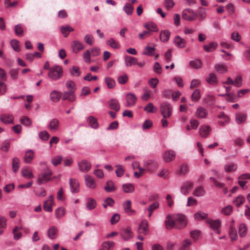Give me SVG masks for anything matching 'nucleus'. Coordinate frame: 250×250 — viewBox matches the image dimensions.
<instances>
[{"instance_id":"1","label":"nucleus","mask_w":250,"mask_h":250,"mask_svg":"<svg viewBox=\"0 0 250 250\" xmlns=\"http://www.w3.org/2000/svg\"><path fill=\"white\" fill-rule=\"evenodd\" d=\"M160 112L163 117L170 118L172 114V107L168 103H163L160 105Z\"/></svg>"},{"instance_id":"2","label":"nucleus","mask_w":250,"mask_h":250,"mask_svg":"<svg viewBox=\"0 0 250 250\" xmlns=\"http://www.w3.org/2000/svg\"><path fill=\"white\" fill-rule=\"evenodd\" d=\"M62 74V68L59 66L51 67L48 72V76L54 80L59 79Z\"/></svg>"},{"instance_id":"3","label":"nucleus","mask_w":250,"mask_h":250,"mask_svg":"<svg viewBox=\"0 0 250 250\" xmlns=\"http://www.w3.org/2000/svg\"><path fill=\"white\" fill-rule=\"evenodd\" d=\"M182 18L185 20L193 21L196 19L197 15L191 9H186L183 11Z\"/></svg>"},{"instance_id":"4","label":"nucleus","mask_w":250,"mask_h":250,"mask_svg":"<svg viewBox=\"0 0 250 250\" xmlns=\"http://www.w3.org/2000/svg\"><path fill=\"white\" fill-rule=\"evenodd\" d=\"M174 219L178 228H183L187 225V221L186 216L184 214H177L175 215Z\"/></svg>"},{"instance_id":"5","label":"nucleus","mask_w":250,"mask_h":250,"mask_svg":"<svg viewBox=\"0 0 250 250\" xmlns=\"http://www.w3.org/2000/svg\"><path fill=\"white\" fill-rule=\"evenodd\" d=\"M52 174L51 170L49 168H46L43 173L39 176L38 182L40 184L46 183L50 180Z\"/></svg>"},{"instance_id":"6","label":"nucleus","mask_w":250,"mask_h":250,"mask_svg":"<svg viewBox=\"0 0 250 250\" xmlns=\"http://www.w3.org/2000/svg\"><path fill=\"white\" fill-rule=\"evenodd\" d=\"M144 166L148 171L151 172L158 168L159 164L156 161L149 160L144 163Z\"/></svg>"},{"instance_id":"7","label":"nucleus","mask_w":250,"mask_h":250,"mask_svg":"<svg viewBox=\"0 0 250 250\" xmlns=\"http://www.w3.org/2000/svg\"><path fill=\"white\" fill-rule=\"evenodd\" d=\"M78 167L80 171L87 172L90 170L91 164L86 160H83L78 163Z\"/></svg>"},{"instance_id":"8","label":"nucleus","mask_w":250,"mask_h":250,"mask_svg":"<svg viewBox=\"0 0 250 250\" xmlns=\"http://www.w3.org/2000/svg\"><path fill=\"white\" fill-rule=\"evenodd\" d=\"M71 46L73 52L76 54L84 49L83 44L78 40L73 41L71 42Z\"/></svg>"},{"instance_id":"9","label":"nucleus","mask_w":250,"mask_h":250,"mask_svg":"<svg viewBox=\"0 0 250 250\" xmlns=\"http://www.w3.org/2000/svg\"><path fill=\"white\" fill-rule=\"evenodd\" d=\"M120 233L122 237L125 241H127L133 237V232L129 227L122 229Z\"/></svg>"},{"instance_id":"10","label":"nucleus","mask_w":250,"mask_h":250,"mask_svg":"<svg viewBox=\"0 0 250 250\" xmlns=\"http://www.w3.org/2000/svg\"><path fill=\"white\" fill-rule=\"evenodd\" d=\"M75 91L67 90L63 93L62 95V100H67L69 102H73L76 100V96L75 94Z\"/></svg>"},{"instance_id":"11","label":"nucleus","mask_w":250,"mask_h":250,"mask_svg":"<svg viewBox=\"0 0 250 250\" xmlns=\"http://www.w3.org/2000/svg\"><path fill=\"white\" fill-rule=\"evenodd\" d=\"M54 203V197L50 195L47 200L43 203V209L46 211L51 212L52 210V205Z\"/></svg>"},{"instance_id":"12","label":"nucleus","mask_w":250,"mask_h":250,"mask_svg":"<svg viewBox=\"0 0 250 250\" xmlns=\"http://www.w3.org/2000/svg\"><path fill=\"white\" fill-rule=\"evenodd\" d=\"M211 131V127L207 125H202L199 129L200 135L203 138H207L209 134Z\"/></svg>"},{"instance_id":"13","label":"nucleus","mask_w":250,"mask_h":250,"mask_svg":"<svg viewBox=\"0 0 250 250\" xmlns=\"http://www.w3.org/2000/svg\"><path fill=\"white\" fill-rule=\"evenodd\" d=\"M175 157V153L174 151L168 150L166 151L163 155L164 160L166 162H169L173 160Z\"/></svg>"},{"instance_id":"14","label":"nucleus","mask_w":250,"mask_h":250,"mask_svg":"<svg viewBox=\"0 0 250 250\" xmlns=\"http://www.w3.org/2000/svg\"><path fill=\"white\" fill-rule=\"evenodd\" d=\"M84 180L86 186L92 189L96 188V184L95 179L90 175H86L84 177Z\"/></svg>"},{"instance_id":"15","label":"nucleus","mask_w":250,"mask_h":250,"mask_svg":"<svg viewBox=\"0 0 250 250\" xmlns=\"http://www.w3.org/2000/svg\"><path fill=\"white\" fill-rule=\"evenodd\" d=\"M148 223L146 220H143L139 225L138 228V233L143 235H146L148 232Z\"/></svg>"},{"instance_id":"16","label":"nucleus","mask_w":250,"mask_h":250,"mask_svg":"<svg viewBox=\"0 0 250 250\" xmlns=\"http://www.w3.org/2000/svg\"><path fill=\"white\" fill-rule=\"evenodd\" d=\"M126 106L130 107L135 105L137 98L135 95L131 93H128L126 96Z\"/></svg>"},{"instance_id":"17","label":"nucleus","mask_w":250,"mask_h":250,"mask_svg":"<svg viewBox=\"0 0 250 250\" xmlns=\"http://www.w3.org/2000/svg\"><path fill=\"white\" fill-rule=\"evenodd\" d=\"M69 185L72 192L78 193L79 191V183L77 180L70 179L69 180Z\"/></svg>"},{"instance_id":"18","label":"nucleus","mask_w":250,"mask_h":250,"mask_svg":"<svg viewBox=\"0 0 250 250\" xmlns=\"http://www.w3.org/2000/svg\"><path fill=\"white\" fill-rule=\"evenodd\" d=\"M218 117L220 119V120L218 121V124L221 126H225L229 122V117L223 112L220 113L218 115Z\"/></svg>"},{"instance_id":"19","label":"nucleus","mask_w":250,"mask_h":250,"mask_svg":"<svg viewBox=\"0 0 250 250\" xmlns=\"http://www.w3.org/2000/svg\"><path fill=\"white\" fill-rule=\"evenodd\" d=\"M193 187V183L191 182H187L184 184L181 188V192L184 195H187L189 190Z\"/></svg>"},{"instance_id":"20","label":"nucleus","mask_w":250,"mask_h":250,"mask_svg":"<svg viewBox=\"0 0 250 250\" xmlns=\"http://www.w3.org/2000/svg\"><path fill=\"white\" fill-rule=\"evenodd\" d=\"M59 121L57 119H53L51 120L48 125V128L53 131L55 132L59 129Z\"/></svg>"},{"instance_id":"21","label":"nucleus","mask_w":250,"mask_h":250,"mask_svg":"<svg viewBox=\"0 0 250 250\" xmlns=\"http://www.w3.org/2000/svg\"><path fill=\"white\" fill-rule=\"evenodd\" d=\"M109 107L115 110L116 112L119 111L120 106L118 100L116 99H112L108 102Z\"/></svg>"},{"instance_id":"22","label":"nucleus","mask_w":250,"mask_h":250,"mask_svg":"<svg viewBox=\"0 0 250 250\" xmlns=\"http://www.w3.org/2000/svg\"><path fill=\"white\" fill-rule=\"evenodd\" d=\"M208 115V112L205 108L200 106L197 109L195 114L196 117L199 118H206Z\"/></svg>"},{"instance_id":"23","label":"nucleus","mask_w":250,"mask_h":250,"mask_svg":"<svg viewBox=\"0 0 250 250\" xmlns=\"http://www.w3.org/2000/svg\"><path fill=\"white\" fill-rule=\"evenodd\" d=\"M125 64L127 67L136 65L137 63V59L130 56H126L125 58Z\"/></svg>"},{"instance_id":"24","label":"nucleus","mask_w":250,"mask_h":250,"mask_svg":"<svg viewBox=\"0 0 250 250\" xmlns=\"http://www.w3.org/2000/svg\"><path fill=\"white\" fill-rule=\"evenodd\" d=\"M34 157V152L31 149H29L26 151L24 161L27 164L30 163Z\"/></svg>"},{"instance_id":"25","label":"nucleus","mask_w":250,"mask_h":250,"mask_svg":"<svg viewBox=\"0 0 250 250\" xmlns=\"http://www.w3.org/2000/svg\"><path fill=\"white\" fill-rule=\"evenodd\" d=\"M123 207L126 213L128 215H131L135 212V210L131 209V202L130 200H127L123 204Z\"/></svg>"},{"instance_id":"26","label":"nucleus","mask_w":250,"mask_h":250,"mask_svg":"<svg viewBox=\"0 0 250 250\" xmlns=\"http://www.w3.org/2000/svg\"><path fill=\"white\" fill-rule=\"evenodd\" d=\"M206 81L210 84L215 85L218 83V79L214 73H210L207 77Z\"/></svg>"},{"instance_id":"27","label":"nucleus","mask_w":250,"mask_h":250,"mask_svg":"<svg viewBox=\"0 0 250 250\" xmlns=\"http://www.w3.org/2000/svg\"><path fill=\"white\" fill-rule=\"evenodd\" d=\"M165 225L167 229H170L176 225L175 221L171 218L170 215H167L165 221Z\"/></svg>"},{"instance_id":"28","label":"nucleus","mask_w":250,"mask_h":250,"mask_svg":"<svg viewBox=\"0 0 250 250\" xmlns=\"http://www.w3.org/2000/svg\"><path fill=\"white\" fill-rule=\"evenodd\" d=\"M206 221L209 225L210 228L214 229H218L220 227L221 224L219 220H213L210 219H207Z\"/></svg>"},{"instance_id":"29","label":"nucleus","mask_w":250,"mask_h":250,"mask_svg":"<svg viewBox=\"0 0 250 250\" xmlns=\"http://www.w3.org/2000/svg\"><path fill=\"white\" fill-rule=\"evenodd\" d=\"M237 168V165L234 163H228L224 167L225 171L227 172H231L235 171Z\"/></svg>"},{"instance_id":"30","label":"nucleus","mask_w":250,"mask_h":250,"mask_svg":"<svg viewBox=\"0 0 250 250\" xmlns=\"http://www.w3.org/2000/svg\"><path fill=\"white\" fill-rule=\"evenodd\" d=\"M61 33L64 37H67L69 33L74 31V28L69 25L62 26L60 28Z\"/></svg>"},{"instance_id":"31","label":"nucleus","mask_w":250,"mask_h":250,"mask_svg":"<svg viewBox=\"0 0 250 250\" xmlns=\"http://www.w3.org/2000/svg\"><path fill=\"white\" fill-rule=\"evenodd\" d=\"M174 42L175 45L180 48L185 47L186 45V41L178 36L175 37L174 39Z\"/></svg>"},{"instance_id":"32","label":"nucleus","mask_w":250,"mask_h":250,"mask_svg":"<svg viewBox=\"0 0 250 250\" xmlns=\"http://www.w3.org/2000/svg\"><path fill=\"white\" fill-rule=\"evenodd\" d=\"M62 95V93L57 90H54L51 92L50 94V98L52 102H57L61 98Z\"/></svg>"},{"instance_id":"33","label":"nucleus","mask_w":250,"mask_h":250,"mask_svg":"<svg viewBox=\"0 0 250 250\" xmlns=\"http://www.w3.org/2000/svg\"><path fill=\"white\" fill-rule=\"evenodd\" d=\"M218 46V43L216 42H211L208 45H204L203 48L206 52H212L215 50Z\"/></svg>"},{"instance_id":"34","label":"nucleus","mask_w":250,"mask_h":250,"mask_svg":"<svg viewBox=\"0 0 250 250\" xmlns=\"http://www.w3.org/2000/svg\"><path fill=\"white\" fill-rule=\"evenodd\" d=\"M170 33L167 30L162 31L160 35V40L163 42H167L169 38Z\"/></svg>"},{"instance_id":"35","label":"nucleus","mask_w":250,"mask_h":250,"mask_svg":"<svg viewBox=\"0 0 250 250\" xmlns=\"http://www.w3.org/2000/svg\"><path fill=\"white\" fill-rule=\"evenodd\" d=\"M87 122L92 128H97L98 127L97 120L94 117L92 116L88 117L87 118Z\"/></svg>"},{"instance_id":"36","label":"nucleus","mask_w":250,"mask_h":250,"mask_svg":"<svg viewBox=\"0 0 250 250\" xmlns=\"http://www.w3.org/2000/svg\"><path fill=\"white\" fill-rule=\"evenodd\" d=\"M0 120L4 124L13 123V117L8 114L2 115L0 117Z\"/></svg>"},{"instance_id":"37","label":"nucleus","mask_w":250,"mask_h":250,"mask_svg":"<svg viewBox=\"0 0 250 250\" xmlns=\"http://www.w3.org/2000/svg\"><path fill=\"white\" fill-rule=\"evenodd\" d=\"M236 121L237 124H241L244 123L246 120V115L244 113H238L235 116Z\"/></svg>"},{"instance_id":"38","label":"nucleus","mask_w":250,"mask_h":250,"mask_svg":"<svg viewBox=\"0 0 250 250\" xmlns=\"http://www.w3.org/2000/svg\"><path fill=\"white\" fill-rule=\"evenodd\" d=\"M115 244L114 242L109 241H104L102 244L103 248L104 249H105L107 250H112L115 247Z\"/></svg>"},{"instance_id":"39","label":"nucleus","mask_w":250,"mask_h":250,"mask_svg":"<svg viewBox=\"0 0 250 250\" xmlns=\"http://www.w3.org/2000/svg\"><path fill=\"white\" fill-rule=\"evenodd\" d=\"M215 69L219 73H224L227 71V67L223 63L216 64L214 66Z\"/></svg>"},{"instance_id":"40","label":"nucleus","mask_w":250,"mask_h":250,"mask_svg":"<svg viewBox=\"0 0 250 250\" xmlns=\"http://www.w3.org/2000/svg\"><path fill=\"white\" fill-rule=\"evenodd\" d=\"M57 233V229L55 227H51L48 229L47 231L48 236L52 239H55L56 238Z\"/></svg>"},{"instance_id":"41","label":"nucleus","mask_w":250,"mask_h":250,"mask_svg":"<svg viewBox=\"0 0 250 250\" xmlns=\"http://www.w3.org/2000/svg\"><path fill=\"white\" fill-rule=\"evenodd\" d=\"M105 83L107 85L108 88L112 89L115 87V82L114 79L111 77H107L105 78Z\"/></svg>"},{"instance_id":"42","label":"nucleus","mask_w":250,"mask_h":250,"mask_svg":"<svg viewBox=\"0 0 250 250\" xmlns=\"http://www.w3.org/2000/svg\"><path fill=\"white\" fill-rule=\"evenodd\" d=\"M21 172L23 176L26 178L31 179L34 177V175L28 168L26 167L22 168Z\"/></svg>"},{"instance_id":"43","label":"nucleus","mask_w":250,"mask_h":250,"mask_svg":"<svg viewBox=\"0 0 250 250\" xmlns=\"http://www.w3.org/2000/svg\"><path fill=\"white\" fill-rule=\"evenodd\" d=\"M190 66L195 69H198L201 67L202 62L199 59H197L193 61H191L189 62Z\"/></svg>"},{"instance_id":"44","label":"nucleus","mask_w":250,"mask_h":250,"mask_svg":"<svg viewBox=\"0 0 250 250\" xmlns=\"http://www.w3.org/2000/svg\"><path fill=\"white\" fill-rule=\"evenodd\" d=\"M123 189L125 193H131L134 190V187L132 184H125L123 185Z\"/></svg>"},{"instance_id":"45","label":"nucleus","mask_w":250,"mask_h":250,"mask_svg":"<svg viewBox=\"0 0 250 250\" xmlns=\"http://www.w3.org/2000/svg\"><path fill=\"white\" fill-rule=\"evenodd\" d=\"M96 207V201L93 198H89L87 199L86 207L89 210H92Z\"/></svg>"},{"instance_id":"46","label":"nucleus","mask_w":250,"mask_h":250,"mask_svg":"<svg viewBox=\"0 0 250 250\" xmlns=\"http://www.w3.org/2000/svg\"><path fill=\"white\" fill-rule=\"evenodd\" d=\"M196 14L197 15V17H198L199 18L201 21L204 20L207 16V14H206L205 9L202 7H200L198 9V10L197 11V13Z\"/></svg>"},{"instance_id":"47","label":"nucleus","mask_w":250,"mask_h":250,"mask_svg":"<svg viewBox=\"0 0 250 250\" xmlns=\"http://www.w3.org/2000/svg\"><path fill=\"white\" fill-rule=\"evenodd\" d=\"M106 43L107 45L110 46L112 48L114 49H118L120 47V45L118 42L116 41L114 39L110 38L108 40Z\"/></svg>"},{"instance_id":"48","label":"nucleus","mask_w":250,"mask_h":250,"mask_svg":"<svg viewBox=\"0 0 250 250\" xmlns=\"http://www.w3.org/2000/svg\"><path fill=\"white\" fill-rule=\"evenodd\" d=\"M20 167V160L17 157H15L12 160V169L14 172H17Z\"/></svg>"},{"instance_id":"49","label":"nucleus","mask_w":250,"mask_h":250,"mask_svg":"<svg viewBox=\"0 0 250 250\" xmlns=\"http://www.w3.org/2000/svg\"><path fill=\"white\" fill-rule=\"evenodd\" d=\"M155 49L154 47L146 46L143 52V54L149 56H153L155 54Z\"/></svg>"},{"instance_id":"50","label":"nucleus","mask_w":250,"mask_h":250,"mask_svg":"<svg viewBox=\"0 0 250 250\" xmlns=\"http://www.w3.org/2000/svg\"><path fill=\"white\" fill-rule=\"evenodd\" d=\"M144 27L150 31H157V27L156 24L152 22L146 23L144 25Z\"/></svg>"},{"instance_id":"51","label":"nucleus","mask_w":250,"mask_h":250,"mask_svg":"<svg viewBox=\"0 0 250 250\" xmlns=\"http://www.w3.org/2000/svg\"><path fill=\"white\" fill-rule=\"evenodd\" d=\"M134 7L131 3H127L124 6V10L127 15H131L133 13Z\"/></svg>"},{"instance_id":"52","label":"nucleus","mask_w":250,"mask_h":250,"mask_svg":"<svg viewBox=\"0 0 250 250\" xmlns=\"http://www.w3.org/2000/svg\"><path fill=\"white\" fill-rule=\"evenodd\" d=\"M229 236L231 241H235L237 238V234L236 230L233 228L232 225H231L229 231Z\"/></svg>"},{"instance_id":"53","label":"nucleus","mask_w":250,"mask_h":250,"mask_svg":"<svg viewBox=\"0 0 250 250\" xmlns=\"http://www.w3.org/2000/svg\"><path fill=\"white\" fill-rule=\"evenodd\" d=\"M65 210L63 208H59L55 210L56 216L58 219L62 218L65 215Z\"/></svg>"},{"instance_id":"54","label":"nucleus","mask_w":250,"mask_h":250,"mask_svg":"<svg viewBox=\"0 0 250 250\" xmlns=\"http://www.w3.org/2000/svg\"><path fill=\"white\" fill-rule=\"evenodd\" d=\"M144 111L148 113L156 112L157 109L151 103H148L144 108Z\"/></svg>"},{"instance_id":"55","label":"nucleus","mask_w":250,"mask_h":250,"mask_svg":"<svg viewBox=\"0 0 250 250\" xmlns=\"http://www.w3.org/2000/svg\"><path fill=\"white\" fill-rule=\"evenodd\" d=\"M204 102L208 105H212L214 103L215 97L213 95H208L204 99Z\"/></svg>"},{"instance_id":"56","label":"nucleus","mask_w":250,"mask_h":250,"mask_svg":"<svg viewBox=\"0 0 250 250\" xmlns=\"http://www.w3.org/2000/svg\"><path fill=\"white\" fill-rule=\"evenodd\" d=\"M114 203V200L112 198L107 197L105 199L103 206L104 208H106L108 206L110 207H113Z\"/></svg>"},{"instance_id":"57","label":"nucleus","mask_w":250,"mask_h":250,"mask_svg":"<svg viewBox=\"0 0 250 250\" xmlns=\"http://www.w3.org/2000/svg\"><path fill=\"white\" fill-rule=\"evenodd\" d=\"M201 98L200 90L198 89H196L194 91L192 95L191 99L193 101H198Z\"/></svg>"},{"instance_id":"58","label":"nucleus","mask_w":250,"mask_h":250,"mask_svg":"<svg viewBox=\"0 0 250 250\" xmlns=\"http://www.w3.org/2000/svg\"><path fill=\"white\" fill-rule=\"evenodd\" d=\"M104 189L107 192L114 191L115 188L113 182L111 181H107L104 187Z\"/></svg>"},{"instance_id":"59","label":"nucleus","mask_w":250,"mask_h":250,"mask_svg":"<svg viewBox=\"0 0 250 250\" xmlns=\"http://www.w3.org/2000/svg\"><path fill=\"white\" fill-rule=\"evenodd\" d=\"M207 217L208 214L202 211H199L194 214L195 219L198 221L206 219Z\"/></svg>"},{"instance_id":"60","label":"nucleus","mask_w":250,"mask_h":250,"mask_svg":"<svg viewBox=\"0 0 250 250\" xmlns=\"http://www.w3.org/2000/svg\"><path fill=\"white\" fill-rule=\"evenodd\" d=\"M245 201V198L244 196L240 195L237 197L233 201V204L237 207H239L243 204Z\"/></svg>"},{"instance_id":"61","label":"nucleus","mask_w":250,"mask_h":250,"mask_svg":"<svg viewBox=\"0 0 250 250\" xmlns=\"http://www.w3.org/2000/svg\"><path fill=\"white\" fill-rule=\"evenodd\" d=\"M66 87L68 90L75 91L76 84L72 81H68L65 84Z\"/></svg>"},{"instance_id":"62","label":"nucleus","mask_w":250,"mask_h":250,"mask_svg":"<svg viewBox=\"0 0 250 250\" xmlns=\"http://www.w3.org/2000/svg\"><path fill=\"white\" fill-rule=\"evenodd\" d=\"M247 228L245 224H241L239 226V233L241 237L245 236L247 234Z\"/></svg>"},{"instance_id":"63","label":"nucleus","mask_w":250,"mask_h":250,"mask_svg":"<svg viewBox=\"0 0 250 250\" xmlns=\"http://www.w3.org/2000/svg\"><path fill=\"white\" fill-rule=\"evenodd\" d=\"M117 169L115 171L117 176L119 177L122 176L125 173V169L122 165H117L116 166Z\"/></svg>"},{"instance_id":"64","label":"nucleus","mask_w":250,"mask_h":250,"mask_svg":"<svg viewBox=\"0 0 250 250\" xmlns=\"http://www.w3.org/2000/svg\"><path fill=\"white\" fill-rule=\"evenodd\" d=\"M205 190L203 187H199L197 188L194 191V195L196 196H201L204 195Z\"/></svg>"}]
</instances>
